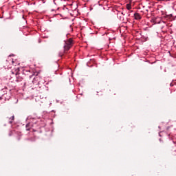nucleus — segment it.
<instances>
[{"label":"nucleus","mask_w":176,"mask_h":176,"mask_svg":"<svg viewBox=\"0 0 176 176\" xmlns=\"http://www.w3.org/2000/svg\"><path fill=\"white\" fill-rule=\"evenodd\" d=\"M10 74H11V78L10 79V81L8 84V86H9L10 89H14V87H16V85H14L13 81H12V79H13V77L14 76L16 78L15 82H16L18 86H20L21 87H24V86H25V80H24V78L21 76V75L18 71H16V70L11 71Z\"/></svg>","instance_id":"f257e3e1"},{"label":"nucleus","mask_w":176,"mask_h":176,"mask_svg":"<svg viewBox=\"0 0 176 176\" xmlns=\"http://www.w3.org/2000/svg\"><path fill=\"white\" fill-rule=\"evenodd\" d=\"M26 131H32L38 132V133H42V131L41 130V127L38 126V124L36 122H28L25 125Z\"/></svg>","instance_id":"f03ea898"},{"label":"nucleus","mask_w":176,"mask_h":176,"mask_svg":"<svg viewBox=\"0 0 176 176\" xmlns=\"http://www.w3.org/2000/svg\"><path fill=\"white\" fill-rule=\"evenodd\" d=\"M74 45V40L72 38H70L65 41V45H64V52L59 53L60 57H62V56L64 55V53H67L71 47Z\"/></svg>","instance_id":"7ed1b4c3"},{"label":"nucleus","mask_w":176,"mask_h":176,"mask_svg":"<svg viewBox=\"0 0 176 176\" xmlns=\"http://www.w3.org/2000/svg\"><path fill=\"white\" fill-rule=\"evenodd\" d=\"M32 90H34L33 93L36 95L41 94V93H42L43 91L42 87H39V85H38L35 88H32Z\"/></svg>","instance_id":"20e7f679"},{"label":"nucleus","mask_w":176,"mask_h":176,"mask_svg":"<svg viewBox=\"0 0 176 176\" xmlns=\"http://www.w3.org/2000/svg\"><path fill=\"white\" fill-rule=\"evenodd\" d=\"M153 23H155V24H160V23H162V18L155 17V18L153 19Z\"/></svg>","instance_id":"39448f33"},{"label":"nucleus","mask_w":176,"mask_h":176,"mask_svg":"<svg viewBox=\"0 0 176 176\" xmlns=\"http://www.w3.org/2000/svg\"><path fill=\"white\" fill-rule=\"evenodd\" d=\"M133 16H134L135 20H141V19H142V16L140 15V14L138 13V12H135V13L133 14Z\"/></svg>","instance_id":"423d86ee"},{"label":"nucleus","mask_w":176,"mask_h":176,"mask_svg":"<svg viewBox=\"0 0 176 176\" xmlns=\"http://www.w3.org/2000/svg\"><path fill=\"white\" fill-rule=\"evenodd\" d=\"M5 101H6V96H5V95L0 96V104H3Z\"/></svg>","instance_id":"0eeeda50"},{"label":"nucleus","mask_w":176,"mask_h":176,"mask_svg":"<svg viewBox=\"0 0 176 176\" xmlns=\"http://www.w3.org/2000/svg\"><path fill=\"white\" fill-rule=\"evenodd\" d=\"M30 73H31V70L30 69H23V74L25 75H30Z\"/></svg>","instance_id":"6e6552de"},{"label":"nucleus","mask_w":176,"mask_h":176,"mask_svg":"<svg viewBox=\"0 0 176 176\" xmlns=\"http://www.w3.org/2000/svg\"><path fill=\"white\" fill-rule=\"evenodd\" d=\"M14 120V116H12V117H10L9 118V123H10V124H12V123H13Z\"/></svg>","instance_id":"1a4fd4ad"},{"label":"nucleus","mask_w":176,"mask_h":176,"mask_svg":"<svg viewBox=\"0 0 176 176\" xmlns=\"http://www.w3.org/2000/svg\"><path fill=\"white\" fill-rule=\"evenodd\" d=\"M17 135L18 136L16 137L18 141H20V139L21 138V135H23V134H21V132H17Z\"/></svg>","instance_id":"9d476101"},{"label":"nucleus","mask_w":176,"mask_h":176,"mask_svg":"<svg viewBox=\"0 0 176 176\" xmlns=\"http://www.w3.org/2000/svg\"><path fill=\"white\" fill-rule=\"evenodd\" d=\"M131 3H129V4H126V9L128 10H130L131 9V4H130Z\"/></svg>","instance_id":"9b49d317"},{"label":"nucleus","mask_w":176,"mask_h":176,"mask_svg":"<svg viewBox=\"0 0 176 176\" xmlns=\"http://www.w3.org/2000/svg\"><path fill=\"white\" fill-rule=\"evenodd\" d=\"M157 1H158L159 2H166V1L167 0H157Z\"/></svg>","instance_id":"f8f14e48"},{"label":"nucleus","mask_w":176,"mask_h":176,"mask_svg":"<svg viewBox=\"0 0 176 176\" xmlns=\"http://www.w3.org/2000/svg\"><path fill=\"white\" fill-rule=\"evenodd\" d=\"M126 2H129V3H131L133 2V0H126Z\"/></svg>","instance_id":"ddd939ff"},{"label":"nucleus","mask_w":176,"mask_h":176,"mask_svg":"<svg viewBox=\"0 0 176 176\" xmlns=\"http://www.w3.org/2000/svg\"><path fill=\"white\" fill-rule=\"evenodd\" d=\"M53 3H54L56 5V0H52Z\"/></svg>","instance_id":"4468645a"},{"label":"nucleus","mask_w":176,"mask_h":176,"mask_svg":"<svg viewBox=\"0 0 176 176\" xmlns=\"http://www.w3.org/2000/svg\"><path fill=\"white\" fill-rule=\"evenodd\" d=\"M168 17H173V14H170L168 15Z\"/></svg>","instance_id":"2eb2a0df"},{"label":"nucleus","mask_w":176,"mask_h":176,"mask_svg":"<svg viewBox=\"0 0 176 176\" xmlns=\"http://www.w3.org/2000/svg\"><path fill=\"white\" fill-rule=\"evenodd\" d=\"M121 14H123V16H124V14H123V12H121Z\"/></svg>","instance_id":"dca6fc26"},{"label":"nucleus","mask_w":176,"mask_h":176,"mask_svg":"<svg viewBox=\"0 0 176 176\" xmlns=\"http://www.w3.org/2000/svg\"><path fill=\"white\" fill-rule=\"evenodd\" d=\"M9 135L10 136V135H12V134L10 133Z\"/></svg>","instance_id":"f3484780"}]
</instances>
